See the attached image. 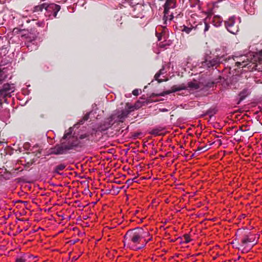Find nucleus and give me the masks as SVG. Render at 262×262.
<instances>
[{
  "label": "nucleus",
  "instance_id": "obj_1",
  "mask_svg": "<svg viewBox=\"0 0 262 262\" xmlns=\"http://www.w3.org/2000/svg\"><path fill=\"white\" fill-rule=\"evenodd\" d=\"M149 233L142 228H138L128 230L124 236V246L137 250L143 248L151 240Z\"/></svg>",
  "mask_w": 262,
  "mask_h": 262
},
{
  "label": "nucleus",
  "instance_id": "obj_2",
  "mask_svg": "<svg viewBox=\"0 0 262 262\" xmlns=\"http://www.w3.org/2000/svg\"><path fill=\"white\" fill-rule=\"evenodd\" d=\"M73 127H70L64 132L62 138V143L56 145L54 148H50V155H62L67 153L79 146L80 141L73 133Z\"/></svg>",
  "mask_w": 262,
  "mask_h": 262
},
{
  "label": "nucleus",
  "instance_id": "obj_3",
  "mask_svg": "<svg viewBox=\"0 0 262 262\" xmlns=\"http://www.w3.org/2000/svg\"><path fill=\"white\" fill-rule=\"evenodd\" d=\"M257 238L256 235L251 233L244 234L239 244L238 249L241 250L243 253L248 252L257 243Z\"/></svg>",
  "mask_w": 262,
  "mask_h": 262
},
{
  "label": "nucleus",
  "instance_id": "obj_4",
  "mask_svg": "<svg viewBox=\"0 0 262 262\" xmlns=\"http://www.w3.org/2000/svg\"><path fill=\"white\" fill-rule=\"evenodd\" d=\"M164 7V16L163 19L164 24L166 25L167 21L169 20L170 21L173 19L174 16L173 13H170V10L171 9H174L176 7V3L175 0H167L166 1Z\"/></svg>",
  "mask_w": 262,
  "mask_h": 262
},
{
  "label": "nucleus",
  "instance_id": "obj_5",
  "mask_svg": "<svg viewBox=\"0 0 262 262\" xmlns=\"http://www.w3.org/2000/svg\"><path fill=\"white\" fill-rule=\"evenodd\" d=\"M241 23L240 18L231 16L225 22L226 28L231 33L236 34L239 31L238 25Z\"/></svg>",
  "mask_w": 262,
  "mask_h": 262
},
{
  "label": "nucleus",
  "instance_id": "obj_6",
  "mask_svg": "<svg viewBox=\"0 0 262 262\" xmlns=\"http://www.w3.org/2000/svg\"><path fill=\"white\" fill-rule=\"evenodd\" d=\"M135 106L131 105L129 103L126 104L124 109L117 112L116 114L117 116V121L120 122H123L125 119L127 118L128 115L135 109Z\"/></svg>",
  "mask_w": 262,
  "mask_h": 262
},
{
  "label": "nucleus",
  "instance_id": "obj_7",
  "mask_svg": "<svg viewBox=\"0 0 262 262\" xmlns=\"http://www.w3.org/2000/svg\"><path fill=\"white\" fill-rule=\"evenodd\" d=\"M15 90V87L13 84L6 83L3 85L2 88L0 90V100L1 98H6L10 97L11 93Z\"/></svg>",
  "mask_w": 262,
  "mask_h": 262
},
{
  "label": "nucleus",
  "instance_id": "obj_8",
  "mask_svg": "<svg viewBox=\"0 0 262 262\" xmlns=\"http://www.w3.org/2000/svg\"><path fill=\"white\" fill-rule=\"evenodd\" d=\"M233 59L236 61L235 64L237 67H246L249 62L248 55H241L239 56L234 55L233 56Z\"/></svg>",
  "mask_w": 262,
  "mask_h": 262
},
{
  "label": "nucleus",
  "instance_id": "obj_9",
  "mask_svg": "<svg viewBox=\"0 0 262 262\" xmlns=\"http://www.w3.org/2000/svg\"><path fill=\"white\" fill-rule=\"evenodd\" d=\"M186 88L187 87L184 84L180 85H173L171 88V90L164 91L162 93L159 94L158 95L161 96H164L165 95L169 94L171 93L180 91L182 90H185Z\"/></svg>",
  "mask_w": 262,
  "mask_h": 262
},
{
  "label": "nucleus",
  "instance_id": "obj_10",
  "mask_svg": "<svg viewBox=\"0 0 262 262\" xmlns=\"http://www.w3.org/2000/svg\"><path fill=\"white\" fill-rule=\"evenodd\" d=\"M49 9V4L43 3L40 5L36 6L34 7L33 12H42L43 10L45 11V14L46 12H48Z\"/></svg>",
  "mask_w": 262,
  "mask_h": 262
},
{
  "label": "nucleus",
  "instance_id": "obj_11",
  "mask_svg": "<svg viewBox=\"0 0 262 262\" xmlns=\"http://www.w3.org/2000/svg\"><path fill=\"white\" fill-rule=\"evenodd\" d=\"M225 60V58L224 55L221 57H217L216 58H213L211 60H210L209 61V63L208 64V66L209 67H214L222 62Z\"/></svg>",
  "mask_w": 262,
  "mask_h": 262
},
{
  "label": "nucleus",
  "instance_id": "obj_12",
  "mask_svg": "<svg viewBox=\"0 0 262 262\" xmlns=\"http://www.w3.org/2000/svg\"><path fill=\"white\" fill-rule=\"evenodd\" d=\"M10 117L9 110H4L0 113V120L6 123Z\"/></svg>",
  "mask_w": 262,
  "mask_h": 262
},
{
  "label": "nucleus",
  "instance_id": "obj_13",
  "mask_svg": "<svg viewBox=\"0 0 262 262\" xmlns=\"http://www.w3.org/2000/svg\"><path fill=\"white\" fill-rule=\"evenodd\" d=\"M249 94V91L247 89H244L242 91H241L239 94V100L237 104H239Z\"/></svg>",
  "mask_w": 262,
  "mask_h": 262
},
{
  "label": "nucleus",
  "instance_id": "obj_14",
  "mask_svg": "<svg viewBox=\"0 0 262 262\" xmlns=\"http://www.w3.org/2000/svg\"><path fill=\"white\" fill-rule=\"evenodd\" d=\"M187 88L190 90H196L201 88L200 83L196 80L188 82L187 83Z\"/></svg>",
  "mask_w": 262,
  "mask_h": 262
},
{
  "label": "nucleus",
  "instance_id": "obj_15",
  "mask_svg": "<svg viewBox=\"0 0 262 262\" xmlns=\"http://www.w3.org/2000/svg\"><path fill=\"white\" fill-rule=\"evenodd\" d=\"M60 9V6L59 5L50 3V10L53 11V15L54 17H56L58 12Z\"/></svg>",
  "mask_w": 262,
  "mask_h": 262
},
{
  "label": "nucleus",
  "instance_id": "obj_16",
  "mask_svg": "<svg viewBox=\"0 0 262 262\" xmlns=\"http://www.w3.org/2000/svg\"><path fill=\"white\" fill-rule=\"evenodd\" d=\"M222 19L218 16H215L214 17L213 19L212 20V23L213 25L216 27H218L221 26L222 23Z\"/></svg>",
  "mask_w": 262,
  "mask_h": 262
},
{
  "label": "nucleus",
  "instance_id": "obj_17",
  "mask_svg": "<svg viewBox=\"0 0 262 262\" xmlns=\"http://www.w3.org/2000/svg\"><path fill=\"white\" fill-rule=\"evenodd\" d=\"M7 69L5 68H1L0 67V83L7 78Z\"/></svg>",
  "mask_w": 262,
  "mask_h": 262
},
{
  "label": "nucleus",
  "instance_id": "obj_18",
  "mask_svg": "<svg viewBox=\"0 0 262 262\" xmlns=\"http://www.w3.org/2000/svg\"><path fill=\"white\" fill-rule=\"evenodd\" d=\"M163 70V69H161L159 71V72L157 73L155 75V79L157 81H158V82L159 83H160L162 81V80H160L159 79V77L160 76V75L161 74H163V72H162V71Z\"/></svg>",
  "mask_w": 262,
  "mask_h": 262
},
{
  "label": "nucleus",
  "instance_id": "obj_19",
  "mask_svg": "<svg viewBox=\"0 0 262 262\" xmlns=\"http://www.w3.org/2000/svg\"><path fill=\"white\" fill-rule=\"evenodd\" d=\"M27 261V256L23 255L22 256L17 257L15 262H26Z\"/></svg>",
  "mask_w": 262,
  "mask_h": 262
},
{
  "label": "nucleus",
  "instance_id": "obj_20",
  "mask_svg": "<svg viewBox=\"0 0 262 262\" xmlns=\"http://www.w3.org/2000/svg\"><path fill=\"white\" fill-rule=\"evenodd\" d=\"M193 27H188L185 26L183 27V29H182L183 32H185L187 34H189L190 33L191 30L193 29Z\"/></svg>",
  "mask_w": 262,
  "mask_h": 262
},
{
  "label": "nucleus",
  "instance_id": "obj_21",
  "mask_svg": "<svg viewBox=\"0 0 262 262\" xmlns=\"http://www.w3.org/2000/svg\"><path fill=\"white\" fill-rule=\"evenodd\" d=\"M209 148V146H208V145H205L201 147H199L197 150L201 151V152H204L208 150Z\"/></svg>",
  "mask_w": 262,
  "mask_h": 262
},
{
  "label": "nucleus",
  "instance_id": "obj_22",
  "mask_svg": "<svg viewBox=\"0 0 262 262\" xmlns=\"http://www.w3.org/2000/svg\"><path fill=\"white\" fill-rule=\"evenodd\" d=\"M64 167L65 166L63 165H60L58 166L55 169V172L60 174L58 172V170H62L64 168Z\"/></svg>",
  "mask_w": 262,
  "mask_h": 262
},
{
  "label": "nucleus",
  "instance_id": "obj_23",
  "mask_svg": "<svg viewBox=\"0 0 262 262\" xmlns=\"http://www.w3.org/2000/svg\"><path fill=\"white\" fill-rule=\"evenodd\" d=\"M160 129H158V128H155V129H153L151 132H150V134H152V135H158L159 134V132H160Z\"/></svg>",
  "mask_w": 262,
  "mask_h": 262
},
{
  "label": "nucleus",
  "instance_id": "obj_24",
  "mask_svg": "<svg viewBox=\"0 0 262 262\" xmlns=\"http://www.w3.org/2000/svg\"><path fill=\"white\" fill-rule=\"evenodd\" d=\"M203 23H204V26H205L204 32L205 33L209 30L210 25L207 23H206L205 20L203 21Z\"/></svg>",
  "mask_w": 262,
  "mask_h": 262
},
{
  "label": "nucleus",
  "instance_id": "obj_25",
  "mask_svg": "<svg viewBox=\"0 0 262 262\" xmlns=\"http://www.w3.org/2000/svg\"><path fill=\"white\" fill-rule=\"evenodd\" d=\"M184 239L185 243H188L190 241V238L188 234L184 235Z\"/></svg>",
  "mask_w": 262,
  "mask_h": 262
},
{
  "label": "nucleus",
  "instance_id": "obj_26",
  "mask_svg": "<svg viewBox=\"0 0 262 262\" xmlns=\"http://www.w3.org/2000/svg\"><path fill=\"white\" fill-rule=\"evenodd\" d=\"M139 90L138 89H135L133 91L132 94L134 96H138L139 95Z\"/></svg>",
  "mask_w": 262,
  "mask_h": 262
},
{
  "label": "nucleus",
  "instance_id": "obj_27",
  "mask_svg": "<svg viewBox=\"0 0 262 262\" xmlns=\"http://www.w3.org/2000/svg\"><path fill=\"white\" fill-rule=\"evenodd\" d=\"M88 137V135L86 134H82V135H81L79 137V139H83L84 138H86Z\"/></svg>",
  "mask_w": 262,
  "mask_h": 262
},
{
  "label": "nucleus",
  "instance_id": "obj_28",
  "mask_svg": "<svg viewBox=\"0 0 262 262\" xmlns=\"http://www.w3.org/2000/svg\"><path fill=\"white\" fill-rule=\"evenodd\" d=\"M214 142L216 143V144H217L218 146H220V145H221L222 144V141L221 140H220V139L217 140Z\"/></svg>",
  "mask_w": 262,
  "mask_h": 262
},
{
  "label": "nucleus",
  "instance_id": "obj_29",
  "mask_svg": "<svg viewBox=\"0 0 262 262\" xmlns=\"http://www.w3.org/2000/svg\"><path fill=\"white\" fill-rule=\"evenodd\" d=\"M159 112H166L168 111V110L165 108H159Z\"/></svg>",
  "mask_w": 262,
  "mask_h": 262
},
{
  "label": "nucleus",
  "instance_id": "obj_30",
  "mask_svg": "<svg viewBox=\"0 0 262 262\" xmlns=\"http://www.w3.org/2000/svg\"><path fill=\"white\" fill-rule=\"evenodd\" d=\"M25 255L27 256V260L28 259L31 258L32 257H33V258L35 257H33V256L32 255H31V254H27V255Z\"/></svg>",
  "mask_w": 262,
  "mask_h": 262
},
{
  "label": "nucleus",
  "instance_id": "obj_31",
  "mask_svg": "<svg viewBox=\"0 0 262 262\" xmlns=\"http://www.w3.org/2000/svg\"><path fill=\"white\" fill-rule=\"evenodd\" d=\"M89 114H86L83 118L84 121L87 120L89 119Z\"/></svg>",
  "mask_w": 262,
  "mask_h": 262
},
{
  "label": "nucleus",
  "instance_id": "obj_32",
  "mask_svg": "<svg viewBox=\"0 0 262 262\" xmlns=\"http://www.w3.org/2000/svg\"><path fill=\"white\" fill-rule=\"evenodd\" d=\"M156 35H157V36L158 37V40L159 41L161 40V36L160 34H158V33H157Z\"/></svg>",
  "mask_w": 262,
  "mask_h": 262
},
{
  "label": "nucleus",
  "instance_id": "obj_33",
  "mask_svg": "<svg viewBox=\"0 0 262 262\" xmlns=\"http://www.w3.org/2000/svg\"><path fill=\"white\" fill-rule=\"evenodd\" d=\"M42 68L45 71H47L48 69V67H47V66L46 64H44Z\"/></svg>",
  "mask_w": 262,
  "mask_h": 262
},
{
  "label": "nucleus",
  "instance_id": "obj_34",
  "mask_svg": "<svg viewBox=\"0 0 262 262\" xmlns=\"http://www.w3.org/2000/svg\"><path fill=\"white\" fill-rule=\"evenodd\" d=\"M126 183H127V187H128V186L129 185V184H130L132 183V181H126Z\"/></svg>",
  "mask_w": 262,
  "mask_h": 262
},
{
  "label": "nucleus",
  "instance_id": "obj_35",
  "mask_svg": "<svg viewBox=\"0 0 262 262\" xmlns=\"http://www.w3.org/2000/svg\"><path fill=\"white\" fill-rule=\"evenodd\" d=\"M259 54L262 56V49L259 51Z\"/></svg>",
  "mask_w": 262,
  "mask_h": 262
},
{
  "label": "nucleus",
  "instance_id": "obj_36",
  "mask_svg": "<svg viewBox=\"0 0 262 262\" xmlns=\"http://www.w3.org/2000/svg\"><path fill=\"white\" fill-rule=\"evenodd\" d=\"M3 37L0 36V42H3Z\"/></svg>",
  "mask_w": 262,
  "mask_h": 262
},
{
  "label": "nucleus",
  "instance_id": "obj_37",
  "mask_svg": "<svg viewBox=\"0 0 262 262\" xmlns=\"http://www.w3.org/2000/svg\"><path fill=\"white\" fill-rule=\"evenodd\" d=\"M214 143H215V142L209 143V145L208 146H209L210 147V146L212 145V144H213Z\"/></svg>",
  "mask_w": 262,
  "mask_h": 262
},
{
  "label": "nucleus",
  "instance_id": "obj_38",
  "mask_svg": "<svg viewBox=\"0 0 262 262\" xmlns=\"http://www.w3.org/2000/svg\"><path fill=\"white\" fill-rule=\"evenodd\" d=\"M135 178H129V179H127V180H132V181H133V180H135Z\"/></svg>",
  "mask_w": 262,
  "mask_h": 262
},
{
  "label": "nucleus",
  "instance_id": "obj_39",
  "mask_svg": "<svg viewBox=\"0 0 262 262\" xmlns=\"http://www.w3.org/2000/svg\"><path fill=\"white\" fill-rule=\"evenodd\" d=\"M202 25H203V23H201L199 24L198 25H197V26H196V27H197L198 26H202Z\"/></svg>",
  "mask_w": 262,
  "mask_h": 262
},
{
  "label": "nucleus",
  "instance_id": "obj_40",
  "mask_svg": "<svg viewBox=\"0 0 262 262\" xmlns=\"http://www.w3.org/2000/svg\"><path fill=\"white\" fill-rule=\"evenodd\" d=\"M22 182H28L29 183L32 182V181H21Z\"/></svg>",
  "mask_w": 262,
  "mask_h": 262
},
{
  "label": "nucleus",
  "instance_id": "obj_41",
  "mask_svg": "<svg viewBox=\"0 0 262 262\" xmlns=\"http://www.w3.org/2000/svg\"><path fill=\"white\" fill-rule=\"evenodd\" d=\"M14 180L16 181V180H20V179L18 178V179H15Z\"/></svg>",
  "mask_w": 262,
  "mask_h": 262
},
{
  "label": "nucleus",
  "instance_id": "obj_42",
  "mask_svg": "<svg viewBox=\"0 0 262 262\" xmlns=\"http://www.w3.org/2000/svg\"><path fill=\"white\" fill-rule=\"evenodd\" d=\"M157 180H158V179H157V178H153V179H152V180H153V181Z\"/></svg>",
  "mask_w": 262,
  "mask_h": 262
},
{
  "label": "nucleus",
  "instance_id": "obj_43",
  "mask_svg": "<svg viewBox=\"0 0 262 262\" xmlns=\"http://www.w3.org/2000/svg\"><path fill=\"white\" fill-rule=\"evenodd\" d=\"M116 182H117V183H118V184H121V183H120V182H121V181H116Z\"/></svg>",
  "mask_w": 262,
  "mask_h": 262
},
{
  "label": "nucleus",
  "instance_id": "obj_44",
  "mask_svg": "<svg viewBox=\"0 0 262 262\" xmlns=\"http://www.w3.org/2000/svg\"><path fill=\"white\" fill-rule=\"evenodd\" d=\"M2 102L1 101V100H0V106L2 105Z\"/></svg>",
  "mask_w": 262,
  "mask_h": 262
},
{
  "label": "nucleus",
  "instance_id": "obj_45",
  "mask_svg": "<svg viewBox=\"0 0 262 262\" xmlns=\"http://www.w3.org/2000/svg\"><path fill=\"white\" fill-rule=\"evenodd\" d=\"M145 179H146V178H145L143 177V178H142V180H145Z\"/></svg>",
  "mask_w": 262,
  "mask_h": 262
},
{
  "label": "nucleus",
  "instance_id": "obj_46",
  "mask_svg": "<svg viewBox=\"0 0 262 262\" xmlns=\"http://www.w3.org/2000/svg\"><path fill=\"white\" fill-rule=\"evenodd\" d=\"M4 101H5V102H6V103H8V102H7V99H5L4 100Z\"/></svg>",
  "mask_w": 262,
  "mask_h": 262
},
{
  "label": "nucleus",
  "instance_id": "obj_47",
  "mask_svg": "<svg viewBox=\"0 0 262 262\" xmlns=\"http://www.w3.org/2000/svg\"><path fill=\"white\" fill-rule=\"evenodd\" d=\"M239 130H241L242 132H245V131H246V130H242V129H240Z\"/></svg>",
  "mask_w": 262,
  "mask_h": 262
},
{
  "label": "nucleus",
  "instance_id": "obj_48",
  "mask_svg": "<svg viewBox=\"0 0 262 262\" xmlns=\"http://www.w3.org/2000/svg\"><path fill=\"white\" fill-rule=\"evenodd\" d=\"M124 187V186H123V187H120V188H119V189H122V188H123V187Z\"/></svg>",
  "mask_w": 262,
  "mask_h": 262
},
{
  "label": "nucleus",
  "instance_id": "obj_49",
  "mask_svg": "<svg viewBox=\"0 0 262 262\" xmlns=\"http://www.w3.org/2000/svg\"><path fill=\"white\" fill-rule=\"evenodd\" d=\"M216 138H220V136H216Z\"/></svg>",
  "mask_w": 262,
  "mask_h": 262
},
{
  "label": "nucleus",
  "instance_id": "obj_50",
  "mask_svg": "<svg viewBox=\"0 0 262 262\" xmlns=\"http://www.w3.org/2000/svg\"><path fill=\"white\" fill-rule=\"evenodd\" d=\"M81 123L82 124L83 123V121H81Z\"/></svg>",
  "mask_w": 262,
  "mask_h": 262
},
{
  "label": "nucleus",
  "instance_id": "obj_51",
  "mask_svg": "<svg viewBox=\"0 0 262 262\" xmlns=\"http://www.w3.org/2000/svg\"><path fill=\"white\" fill-rule=\"evenodd\" d=\"M218 1H220V2H221V1H222L223 0H218Z\"/></svg>",
  "mask_w": 262,
  "mask_h": 262
},
{
  "label": "nucleus",
  "instance_id": "obj_52",
  "mask_svg": "<svg viewBox=\"0 0 262 262\" xmlns=\"http://www.w3.org/2000/svg\"><path fill=\"white\" fill-rule=\"evenodd\" d=\"M197 1H198V2H200V0H197Z\"/></svg>",
  "mask_w": 262,
  "mask_h": 262
},
{
  "label": "nucleus",
  "instance_id": "obj_53",
  "mask_svg": "<svg viewBox=\"0 0 262 262\" xmlns=\"http://www.w3.org/2000/svg\"><path fill=\"white\" fill-rule=\"evenodd\" d=\"M260 123V124L262 125V123Z\"/></svg>",
  "mask_w": 262,
  "mask_h": 262
}]
</instances>
